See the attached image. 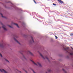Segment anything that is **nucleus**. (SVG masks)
Listing matches in <instances>:
<instances>
[{
  "mask_svg": "<svg viewBox=\"0 0 73 73\" xmlns=\"http://www.w3.org/2000/svg\"><path fill=\"white\" fill-rule=\"evenodd\" d=\"M31 61L32 62L33 64H34L36 65V66H37V65H39V66H40V67H41L42 66L41 65V64H40V63H39V62H37V64H36L35 63V62H34L32 60H31Z\"/></svg>",
  "mask_w": 73,
  "mask_h": 73,
  "instance_id": "nucleus-1",
  "label": "nucleus"
},
{
  "mask_svg": "<svg viewBox=\"0 0 73 73\" xmlns=\"http://www.w3.org/2000/svg\"><path fill=\"white\" fill-rule=\"evenodd\" d=\"M40 56H41V57H42V58H43V59H45V58H46V59L47 60H48V61H49V59H48V57H47L46 56H44V57L45 58H44L43 56H42V54H41V53H40Z\"/></svg>",
  "mask_w": 73,
  "mask_h": 73,
  "instance_id": "nucleus-2",
  "label": "nucleus"
},
{
  "mask_svg": "<svg viewBox=\"0 0 73 73\" xmlns=\"http://www.w3.org/2000/svg\"><path fill=\"white\" fill-rule=\"evenodd\" d=\"M2 28L4 29L5 31H7V29H6V28H5V25H3L2 26Z\"/></svg>",
  "mask_w": 73,
  "mask_h": 73,
  "instance_id": "nucleus-3",
  "label": "nucleus"
},
{
  "mask_svg": "<svg viewBox=\"0 0 73 73\" xmlns=\"http://www.w3.org/2000/svg\"><path fill=\"white\" fill-rule=\"evenodd\" d=\"M59 2L60 3V4H62V3H63V4H64V3L63 2V1H61V0H59Z\"/></svg>",
  "mask_w": 73,
  "mask_h": 73,
  "instance_id": "nucleus-4",
  "label": "nucleus"
},
{
  "mask_svg": "<svg viewBox=\"0 0 73 73\" xmlns=\"http://www.w3.org/2000/svg\"><path fill=\"white\" fill-rule=\"evenodd\" d=\"M64 49L65 50H69V47H67L66 48H64Z\"/></svg>",
  "mask_w": 73,
  "mask_h": 73,
  "instance_id": "nucleus-5",
  "label": "nucleus"
},
{
  "mask_svg": "<svg viewBox=\"0 0 73 73\" xmlns=\"http://www.w3.org/2000/svg\"><path fill=\"white\" fill-rule=\"evenodd\" d=\"M13 24L14 25H16V26H17V27H18V28H19V27L18 24L15 23H14Z\"/></svg>",
  "mask_w": 73,
  "mask_h": 73,
  "instance_id": "nucleus-6",
  "label": "nucleus"
},
{
  "mask_svg": "<svg viewBox=\"0 0 73 73\" xmlns=\"http://www.w3.org/2000/svg\"><path fill=\"white\" fill-rule=\"evenodd\" d=\"M28 53H30V54H31V55H32V56H33V54L30 51H29L28 52Z\"/></svg>",
  "mask_w": 73,
  "mask_h": 73,
  "instance_id": "nucleus-7",
  "label": "nucleus"
},
{
  "mask_svg": "<svg viewBox=\"0 0 73 73\" xmlns=\"http://www.w3.org/2000/svg\"><path fill=\"white\" fill-rule=\"evenodd\" d=\"M14 39L16 41V42H17V43H18L19 44H20V43L18 41L16 40V39L15 38H14Z\"/></svg>",
  "mask_w": 73,
  "mask_h": 73,
  "instance_id": "nucleus-8",
  "label": "nucleus"
},
{
  "mask_svg": "<svg viewBox=\"0 0 73 73\" xmlns=\"http://www.w3.org/2000/svg\"><path fill=\"white\" fill-rule=\"evenodd\" d=\"M31 39L32 40V42H34V40H33V37H31Z\"/></svg>",
  "mask_w": 73,
  "mask_h": 73,
  "instance_id": "nucleus-9",
  "label": "nucleus"
},
{
  "mask_svg": "<svg viewBox=\"0 0 73 73\" xmlns=\"http://www.w3.org/2000/svg\"><path fill=\"white\" fill-rule=\"evenodd\" d=\"M0 14L2 16V17H5L4 16H3V14L2 13H0Z\"/></svg>",
  "mask_w": 73,
  "mask_h": 73,
  "instance_id": "nucleus-10",
  "label": "nucleus"
},
{
  "mask_svg": "<svg viewBox=\"0 0 73 73\" xmlns=\"http://www.w3.org/2000/svg\"><path fill=\"white\" fill-rule=\"evenodd\" d=\"M62 70L63 71H64V72L66 73V71H65V70H64V69H63Z\"/></svg>",
  "mask_w": 73,
  "mask_h": 73,
  "instance_id": "nucleus-11",
  "label": "nucleus"
},
{
  "mask_svg": "<svg viewBox=\"0 0 73 73\" xmlns=\"http://www.w3.org/2000/svg\"><path fill=\"white\" fill-rule=\"evenodd\" d=\"M70 55H71V56H73V53H70Z\"/></svg>",
  "mask_w": 73,
  "mask_h": 73,
  "instance_id": "nucleus-12",
  "label": "nucleus"
},
{
  "mask_svg": "<svg viewBox=\"0 0 73 73\" xmlns=\"http://www.w3.org/2000/svg\"><path fill=\"white\" fill-rule=\"evenodd\" d=\"M0 56H1V57H3V56H2V55L0 53Z\"/></svg>",
  "mask_w": 73,
  "mask_h": 73,
  "instance_id": "nucleus-13",
  "label": "nucleus"
},
{
  "mask_svg": "<svg viewBox=\"0 0 73 73\" xmlns=\"http://www.w3.org/2000/svg\"><path fill=\"white\" fill-rule=\"evenodd\" d=\"M33 1L35 4H36V1L35 0H33Z\"/></svg>",
  "mask_w": 73,
  "mask_h": 73,
  "instance_id": "nucleus-14",
  "label": "nucleus"
},
{
  "mask_svg": "<svg viewBox=\"0 0 73 73\" xmlns=\"http://www.w3.org/2000/svg\"><path fill=\"white\" fill-rule=\"evenodd\" d=\"M8 26H9V27H10V28H12V26H10L9 25H8Z\"/></svg>",
  "mask_w": 73,
  "mask_h": 73,
  "instance_id": "nucleus-15",
  "label": "nucleus"
},
{
  "mask_svg": "<svg viewBox=\"0 0 73 73\" xmlns=\"http://www.w3.org/2000/svg\"><path fill=\"white\" fill-rule=\"evenodd\" d=\"M55 37L56 39H57V38H58V37H57V36H55Z\"/></svg>",
  "mask_w": 73,
  "mask_h": 73,
  "instance_id": "nucleus-16",
  "label": "nucleus"
},
{
  "mask_svg": "<svg viewBox=\"0 0 73 73\" xmlns=\"http://www.w3.org/2000/svg\"><path fill=\"white\" fill-rule=\"evenodd\" d=\"M50 71H51V70H48V72H50Z\"/></svg>",
  "mask_w": 73,
  "mask_h": 73,
  "instance_id": "nucleus-17",
  "label": "nucleus"
},
{
  "mask_svg": "<svg viewBox=\"0 0 73 73\" xmlns=\"http://www.w3.org/2000/svg\"><path fill=\"white\" fill-rule=\"evenodd\" d=\"M5 60H6V61H7V62H9V61H8L6 59Z\"/></svg>",
  "mask_w": 73,
  "mask_h": 73,
  "instance_id": "nucleus-18",
  "label": "nucleus"
},
{
  "mask_svg": "<svg viewBox=\"0 0 73 73\" xmlns=\"http://www.w3.org/2000/svg\"><path fill=\"white\" fill-rule=\"evenodd\" d=\"M32 70L33 71V72L34 73H36V72H35V71H34V70Z\"/></svg>",
  "mask_w": 73,
  "mask_h": 73,
  "instance_id": "nucleus-19",
  "label": "nucleus"
},
{
  "mask_svg": "<svg viewBox=\"0 0 73 73\" xmlns=\"http://www.w3.org/2000/svg\"><path fill=\"white\" fill-rule=\"evenodd\" d=\"M53 5H56V4H55L54 3H53Z\"/></svg>",
  "mask_w": 73,
  "mask_h": 73,
  "instance_id": "nucleus-20",
  "label": "nucleus"
},
{
  "mask_svg": "<svg viewBox=\"0 0 73 73\" xmlns=\"http://www.w3.org/2000/svg\"><path fill=\"white\" fill-rule=\"evenodd\" d=\"M23 57L24 58H25V59H26L25 58V56L24 55H23Z\"/></svg>",
  "mask_w": 73,
  "mask_h": 73,
  "instance_id": "nucleus-21",
  "label": "nucleus"
},
{
  "mask_svg": "<svg viewBox=\"0 0 73 73\" xmlns=\"http://www.w3.org/2000/svg\"><path fill=\"white\" fill-rule=\"evenodd\" d=\"M70 36H73V34H71L70 35Z\"/></svg>",
  "mask_w": 73,
  "mask_h": 73,
  "instance_id": "nucleus-22",
  "label": "nucleus"
},
{
  "mask_svg": "<svg viewBox=\"0 0 73 73\" xmlns=\"http://www.w3.org/2000/svg\"><path fill=\"white\" fill-rule=\"evenodd\" d=\"M3 45H0V46H2Z\"/></svg>",
  "mask_w": 73,
  "mask_h": 73,
  "instance_id": "nucleus-23",
  "label": "nucleus"
},
{
  "mask_svg": "<svg viewBox=\"0 0 73 73\" xmlns=\"http://www.w3.org/2000/svg\"><path fill=\"white\" fill-rule=\"evenodd\" d=\"M19 72H20V73H21V71H20Z\"/></svg>",
  "mask_w": 73,
  "mask_h": 73,
  "instance_id": "nucleus-24",
  "label": "nucleus"
},
{
  "mask_svg": "<svg viewBox=\"0 0 73 73\" xmlns=\"http://www.w3.org/2000/svg\"><path fill=\"white\" fill-rule=\"evenodd\" d=\"M57 0L58 1H59V0Z\"/></svg>",
  "mask_w": 73,
  "mask_h": 73,
  "instance_id": "nucleus-25",
  "label": "nucleus"
},
{
  "mask_svg": "<svg viewBox=\"0 0 73 73\" xmlns=\"http://www.w3.org/2000/svg\"><path fill=\"white\" fill-rule=\"evenodd\" d=\"M67 52H68V51H66Z\"/></svg>",
  "mask_w": 73,
  "mask_h": 73,
  "instance_id": "nucleus-26",
  "label": "nucleus"
},
{
  "mask_svg": "<svg viewBox=\"0 0 73 73\" xmlns=\"http://www.w3.org/2000/svg\"><path fill=\"white\" fill-rule=\"evenodd\" d=\"M46 73H48L47 72H46Z\"/></svg>",
  "mask_w": 73,
  "mask_h": 73,
  "instance_id": "nucleus-27",
  "label": "nucleus"
},
{
  "mask_svg": "<svg viewBox=\"0 0 73 73\" xmlns=\"http://www.w3.org/2000/svg\"><path fill=\"white\" fill-rule=\"evenodd\" d=\"M72 49H73V48H71Z\"/></svg>",
  "mask_w": 73,
  "mask_h": 73,
  "instance_id": "nucleus-28",
  "label": "nucleus"
},
{
  "mask_svg": "<svg viewBox=\"0 0 73 73\" xmlns=\"http://www.w3.org/2000/svg\"><path fill=\"white\" fill-rule=\"evenodd\" d=\"M1 24L2 25H3V24H2V23H1Z\"/></svg>",
  "mask_w": 73,
  "mask_h": 73,
  "instance_id": "nucleus-29",
  "label": "nucleus"
},
{
  "mask_svg": "<svg viewBox=\"0 0 73 73\" xmlns=\"http://www.w3.org/2000/svg\"><path fill=\"white\" fill-rule=\"evenodd\" d=\"M26 73H27V71H26Z\"/></svg>",
  "mask_w": 73,
  "mask_h": 73,
  "instance_id": "nucleus-30",
  "label": "nucleus"
}]
</instances>
